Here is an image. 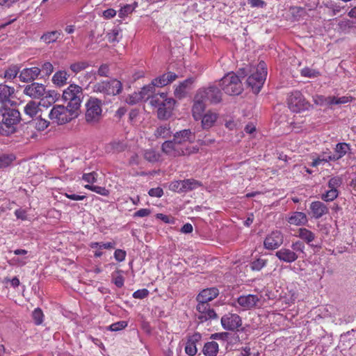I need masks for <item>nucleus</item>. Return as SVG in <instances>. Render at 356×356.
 Returning <instances> with one entry per match:
<instances>
[{"label":"nucleus","mask_w":356,"mask_h":356,"mask_svg":"<svg viewBox=\"0 0 356 356\" xmlns=\"http://www.w3.org/2000/svg\"><path fill=\"white\" fill-rule=\"evenodd\" d=\"M2 116L0 122V134L8 136L15 131V126L20 121V113L15 109L2 106L0 108Z\"/></svg>","instance_id":"obj_1"},{"label":"nucleus","mask_w":356,"mask_h":356,"mask_svg":"<svg viewBox=\"0 0 356 356\" xmlns=\"http://www.w3.org/2000/svg\"><path fill=\"white\" fill-rule=\"evenodd\" d=\"M249 71L250 74L248 77L247 84L254 93H259L266 79L267 65L265 62L260 61L257 66H251Z\"/></svg>","instance_id":"obj_2"},{"label":"nucleus","mask_w":356,"mask_h":356,"mask_svg":"<svg viewBox=\"0 0 356 356\" xmlns=\"http://www.w3.org/2000/svg\"><path fill=\"white\" fill-rule=\"evenodd\" d=\"M149 103L152 106L158 108V118L161 120H165L170 117L175 101L172 98H168L167 94L162 92L159 95H153Z\"/></svg>","instance_id":"obj_3"},{"label":"nucleus","mask_w":356,"mask_h":356,"mask_svg":"<svg viewBox=\"0 0 356 356\" xmlns=\"http://www.w3.org/2000/svg\"><path fill=\"white\" fill-rule=\"evenodd\" d=\"M102 101L90 97L86 102L85 119L90 124H96L102 118Z\"/></svg>","instance_id":"obj_4"},{"label":"nucleus","mask_w":356,"mask_h":356,"mask_svg":"<svg viewBox=\"0 0 356 356\" xmlns=\"http://www.w3.org/2000/svg\"><path fill=\"white\" fill-rule=\"evenodd\" d=\"M73 108H69L68 105L66 106L63 105H55L51 109L49 118L53 122L58 124H64L76 116V112Z\"/></svg>","instance_id":"obj_5"},{"label":"nucleus","mask_w":356,"mask_h":356,"mask_svg":"<svg viewBox=\"0 0 356 356\" xmlns=\"http://www.w3.org/2000/svg\"><path fill=\"white\" fill-rule=\"evenodd\" d=\"M63 99L67 102L69 108H73L78 111L83 99V89L81 86L72 83L70 84L63 92Z\"/></svg>","instance_id":"obj_6"},{"label":"nucleus","mask_w":356,"mask_h":356,"mask_svg":"<svg viewBox=\"0 0 356 356\" xmlns=\"http://www.w3.org/2000/svg\"><path fill=\"white\" fill-rule=\"evenodd\" d=\"M220 86L229 95H238L243 91L241 81L234 72L225 75L220 81Z\"/></svg>","instance_id":"obj_7"},{"label":"nucleus","mask_w":356,"mask_h":356,"mask_svg":"<svg viewBox=\"0 0 356 356\" xmlns=\"http://www.w3.org/2000/svg\"><path fill=\"white\" fill-rule=\"evenodd\" d=\"M162 150L167 155L172 157H177L181 155H188L195 153L198 149L194 147H184L177 143L175 138L172 140H168L163 143Z\"/></svg>","instance_id":"obj_8"},{"label":"nucleus","mask_w":356,"mask_h":356,"mask_svg":"<svg viewBox=\"0 0 356 356\" xmlns=\"http://www.w3.org/2000/svg\"><path fill=\"white\" fill-rule=\"evenodd\" d=\"M287 104L289 109L295 113L307 111L311 107L310 103L305 99L303 95L298 90L292 91L289 94Z\"/></svg>","instance_id":"obj_9"},{"label":"nucleus","mask_w":356,"mask_h":356,"mask_svg":"<svg viewBox=\"0 0 356 356\" xmlns=\"http://www.w3.org/2000/svg\"><path fill=\"white\" fill-rule=\"evenodd\" d=\"M122 84L118 79H111L108 81H103L97 83L93 86V91L106 95H116L121 92Z\"/></svg>","instance_id":"obj_10"},{"label":"nucleus","mask_w":356,"mask_h":356,"mask_svg":"<svg viewBox=\"0 0 356 356\" xmlns=\"http://www.w3.org/2000/svg\"><path fill=\"white\" fill-rule=\"evenodd\" d=\"M197 98H202L205 102L210 101L211 103H218L221 100V92L214 86H210L207 88H202L197 91Z\"/></svg>","instance_id":"obj_11"},{"label":"nucleus","mask_w":356,"mask_h":356,"mask_svg":"<svg viewBox=\"0 0 356 356\" xmlns=\"http://www.w3.org/2000/svg\"><path fill=\"white\" fill-rule=\"evenodd\" d=\"M284 241V234L280 230H274L269 233L264 241V248L267 250L278 248Z\"/></svg>","instance_id":"obj_12"},{"label":"nucleus","mask_w":356,"mask_h":356,"mask_svg":"<svg viewBox=\"0 0 356 356\" xmlns=\"http://www.w3.org/2000/svg\"><path fill=\"white\" fill-rule=\"evenodd\" d=\"M261 297L257 295L248 294L241 296L237 298L235 307H239L242 310H248L256 307Z\"/></svg>","instance_id":"obj_13"},{"label":"nucleus","mask_w":356,"mask_h":356,"mask_svg":"<svg viewBox=\"0 0 356 356\" xmlns=\"http://www.w3.org/2000/svg\"><path fill=\"white\" fill-rule=\"evenodd\" d=\"M221 325L225 330H235L242 325L241 317L236 314H227L221 318Z\"/></svg>","instance_id":"obj_14"},{"label":"nucleus","mask_w":356,"mask_h":356,"mask_svg":"<svg viewBox=\"0 0 356 356\" xmlns=\"http://www.w3.org/2000/svg\"><path fill=\"white\" fill-rule=\"evenodd\" d=\"M197 311L198 312V318L201 322H204L217 318L216 312L211 308L209 303L198 302L197 305Z\"/></svg>","instance_id":"obj_15"},{"label":"nucleus","mask_w":356,"mask_h":356,"mask_svg":"<svg viewBox=\"0 0 356 356\" xmlns=\"http://www.w3.org/2000/svg\"><path fill=\"white\" fill-rule=\"evenodd\" d=\"M174 138L177 143L184 147H189L188 144L194 142L195 139V133H193L190 129H184L176 132L174 134Z\"/></svg>","instance_id":"obj_16"},{"label":"nucleus","mask_w":356,"mask_h":356,"mask_svg":"<svg viewBox=\"0 0 356 356\" xmlns=\"http://www.w3.org/2000/svg\"><path fill=\"white\" fill-rule=\"evenodd\" d=\"M24 93L31 98L39 99L46 94V89L44 85L33 82L25 86Z\"/></svg>","instance_id":"obj_17"},{"label":"nucleus","mask_w":356,"mask_h":356,"mask_svg":"<svg viewBox=\"0 0 356 356\" xmlns=\"http://www.w3.org/2000/svg\"><path fill=\"white\" fill-rule=\"evenodd\" d=\"M219 294V291L216 287L203 289L197 296V300L201 303H208L216 298Z\"/></svg>","instance_id":"obj_18"},{"label":"nucleus","mask_w":356,"mask_h":356,"mask_svg":"<svg viewBox=\"0 0 356 356\" xmlns=\"http://www.w3.org/2000/svg\"><path fill=\"white\" fill-rule=\"evenodd\" d=\"M177 76L175 73L168 72L163 74L152 81V85L155 87H163L172 83L177 79Z\"/></svg>","instance_id":"obj_19"},{"label":"nucleus","mask_w":356,"mask_h":356,"mask_svg":"<svg viewBox=\"0 0 356 356\" xmlns=\"http://www.w3.org/2000/svg\"><path fill=\"white\" fill-rule=\"evenodd\" d=\"M309 208L312 216L315 219H318L328 213V208L327 205L320 201L312 202Z\"/></svg>","instance_id":"obj_20"},{"label":"nucleus","mask_w":356,"mask_h":356,"mask_svg":"<svg viewBox=\"0 0 356 356\" xmlns=\"http://www.w3.org/2000/svg\"><path fill=\"white\" fill-rule=\"evenodd\" d=\"M275 256L282 261L286 263H292L297 260L298 258L296 252L288 248H281L277 251Z\"/></svg>","instance_id":"obj_21"},{"label":"nucleus","mask_w":356,"mask_h":356,"mask_svg":"<svg viewBox=\"0 0 356 356\" xmlns=\"http://www.w3.org/2000/svg\"><path fill=\"white\" fill-rule=\"evenodd\" d=\"M40 69L38 67L24 69L19 74V78L23 82L33 81L38 78Z\"/></svg>","instance_id":"obj_22"},{"label":"nucleus","mask_w":356,"mask_h":356,"mask_svg":"<svg viewBox=\"0 0 356 356\" xmlns=\"http://www.w3.org/2000/svg\"><path fill=\"white\" fill-rule=\"evenodd\" d=\"M205 110V101L202 98H197V93L195 96L194 104L192 108L193 117L195 120L202 118Z\"/></svg>","instance_id":"obj_23"},{"label":"nucleus","mask_w":356,"mask_h":356,"mask_svg":"<svg viewBox=\"0 0 356 356\" xmlns=\"http://www.w3.org/2000/svg\"><path fill=\"white\" fill-rule=\"evenodd\" d=\"M15 88L5 84H0V102L3 104L11 102Z\"/></svg>","instance_id":"obj_24"},{"label":"nucleus","mask_w":356,"mask_h":356,"mask_svg":"<svg viewBox=\"0 0 356 356\" xmlns=\"http://www.w3.org/2000/svg\"><path fill=\"white\" fill-rule=\"evenodd\" d=\"M287 221L291 225L300 226L305 225L308 220L305 213L300 211H294L290 214Z\"/></svg>","instance_id":"obj_25"},{"label":"nucleus","mask_w":356,"mask_h":356,"mask_svg":"<svg viewBox=\"0 0 356 356\" xmlns=\"http://www.w3.org/2000/svg\"><path fill=\"white\" fill-rule=\"evenodd\" d=\"M126 147L123 141L114 140L106 145L105 152L107 154H117L123 152Z\"/></svg>","instance_id":"obj_26"},{"label":"nucleus","mask_w":356,"mask_h":356,"mask_svg":"<svg viewBox=\"0 0 356 356\" xmlns=\"http://www.w3.org/2000/svg\"><path fill=\"white\" fill-rule=\"evenodd\" d=\"M200 338L201 336L200 334H195L188 338L185 346V352L187 355L194 356L197 353L196 342H197Z\"/></svg>","instance_id":"obj_27"},{"label":"nucleus","mask_w":356,"mask_h":356,"mask_svg":"<svg viewBox=\"0 0 356 356\" xmlns=\"http://www.w3.org/2000/svg\"><path fill=\"white\" fill-rule=\"evenodd\" d=\"M194 80L193 79H187L180 83L175 90V95L177 97L181 98L186 95L191 89Z\"/></svg>","instance_id":"obj_28"},{"label":"nucleus","mask_w":356,"mask_h":356,"mask_svg":"<svg viewBox=\"0 0 356 356\" xmlns=\"http://www.w3.org/2000/svg\"><path fill=\"white\" fill-rule=\"evenodd\" d=\"M218 114L211 111H208L202 118V127L204 129H207L212 127L218 119Z\"/></svg>","instance_id":"obj_29"},{"label":"nucleus","mask_w":356,"mask_h":356,"mask_svg":"<svg viewBox=\"0 0 356 356\" xmlns=\"http://www.w3.org/2000/svg\"><path fill=\"white\" fill-rule=\"evenodd\" d=\"M58 99V94L54 91H46V94L41 98L39 104L43 107L48 108Z\"/></svg>","instance_id":"obj_30"},{"label":"nucleus","mask_w":356,"mask_h":356,"mask_svg":"<svg viewBox=\"0 0 356 356\" xmlns=\"http://www.w3.org/2000/svg\"><path fill=\"white\" fill-rule=\"evenodd\" d=\"M70 74L65 70H59L52 76V82L58 87H62L67 83Z\"/></svg>","instance_id":"obj_31"},{"label":"nucleus","mask_w":356,"mask_h":356,"mask_svg":"<svg viewBox=\"0 0 356 356\" xmlns=\"http://www.w3.org/2000/svg\"><path fill=\"white\" fill-rule=\"evenodd\" d=\"M219 350V346L217 342L212 341L207 342L202 349L205 356H216Z\"/></svg>","instance_id":"obj_32"},{"label":"nucleus","mask_w":356,"mask_h":356,"mask_svg":"<svg viewBox=\"0 0 356 356\" xmlns=\"http://www.w3.org/2000/svg\"><path fill=\"white\" fill-rule=\"evenodd\" d=\"M350 150V145L346 143H339L336 145L334 148L335 154H333L336 161L344 156Z\"/></svg>","instance_id":"obj_33"},{"label":"nucleus","mask_w":356,"mask_h":356,"mask_svg":"<svg viewBox=\"0 0 356 356\" xmlns=\"http://www.w3.org/2000/svg\"><path fill=\"white\" fill-rule=\"evenodd\" d=\"M296 236L305 241L307 244H310L316 238L315 234L306 228H300Z\"/></svg>","instance_id":"obj_34"},{"label":"nucleus","mask_w":356,"mask_h":356,"mask_svg":"<svg viewBox=\"0 0 356 356\" xmlns=\"http://www.w3.org/2000/svg\"><path fill=\"white\" fill-rule=\"evenodd\" d=\"M39 106V103L38 104L34 101H29L24 107V112L30 118H33L38 114L40 110Z\"/></svg>","instance_id":"obj_35"},{"label":"nucleus","mask_w":356,"mask_h":356,"mask_svg":"<svg viewBox=\"0 0 356 356\" xmlns=\"http://www.w3.org/2000/svg\"><path fill=\"white\" fill-rule=\"evenodd\" d=\"M330 105H340L351 102L353 97L349 95L342 97L329 96Z\"/></svg>","instance_id":"obj_36"},{"label":"nucleus","mask_w":356,"mask_h":356,"mask_svg":"<svg viewBox=\"0 0 356 356\" xmlns=\"http://www.w3.org/2000/svg\"><path fill=\"white\" fill-rule=\"evenodd\" d=\"M155 92L154 86L152 85V83L144 86L140 92L138 93L141 99H148L150 97L152 98L153 96L152 95Z\"/></svg>","instance_id":"obj_37"},{"label":"nucleus","mask_w":356,"mask_h":356,"mask_svg":"<svg viewBox=\"0 0 356 356\" xmlns=\"http://www.w3.org/2000/svg\"><path fill=\"white\" fill-rule=\"evenodd\" d=\"M115 245L116 244L114 241H109V242H106V243L91 242L89 244V246L91 249L99 248L100 250H102V249L111 250V249L115 248Z\"/></svg>","instance_id":"obj_38"},{"label":"nucleus","mask_w":356,"mask_h":356,"mask_svg":"<svg viewBox=\"0 0 356 356\" xmlns=\"http://www.w3.org/2000/svg\"><path fill=\"white\" fill-rule=\"evenodd\" d=\"M15 159L13 154H0V168L8 167Z\"/></svg>","instance_id":"obj_39"},{"label":"nucleus","mask_w":356,"mask_h":356,"mask_svg":"<svg viewBox=\"0 0 356 356\" xmlns=\"http://www.w3.org/2000/svg\"><path fill=\"white\" fill-rule=\"evenodd\" d=\"M60 35V32L58 31H53L47 32L42 35L41 39L47 44L55 42Z\"/></svg>","instance_id":"obj_40"},{"label":"nucleus","mask_w":356,"mask_h":356,"mask_svg":"<svg viewBox=\"0 0 356 356\" xmlns=\"http://www.w3.org/2000/svg\"><path fill=\"white\" fill-rule=\"evenodd\" d=\"M31 124L38 131H44L49 127V122L45 119L38 118L33 120Z\"/></svg>","instance_id":"obj_41"},{"label":"nucleus","mask_w":356,"mask_h":356,"mask_svg":"<svg viewBox=\"0 0 356 356\" xmlns=\"http://www.w3.org/2000/svg\"><path fill=\"white\" fill-rule=\"evenodd\" d=\"M88 66L89 63L87 61H78L72 63L70 65V69L73 73L77 74L86 69Z\"/></svg>","instance_id":"obj_42"},{"label":"nucleus","mask_w":356,"mask_h":356,"mask_svg":"<svg viewBox=\"0 0 356 356\" xmlns=\"http://www.w3.org/2000/svg\"><path fill=\"white\" fill-rule=\"evenodd\" d=\"M84 187L90 191H92L103 196H108L110 194L109 191L106 189L105 187L94 186L91 184H86L84 186Z\"/></svg>","instance_id":"obj_43"},{"label":"nucleus","mask_w":356,"mask_h":356,"mask_svg":"<svg viewBox=\"0 0 356 356\" xmlns=\"http://www.w3.org/2000/svg\"><path fill=\"white\" fill-rule=\"evenodd\" d=\"M144 158L149 162H156L159 160L160 154L152 149H146L144 152Z\"/></svg>","instance_id":"obj_44"},{"label":"nucleus","mask_w":356,"mask_h":356,"mask_svg":"<svg viewBox=\"0 0 356 356\" xmlns=\"http://www.w3.org/2000/svg\"><path fill=\"white\" fill-rule=\"evenodd\" d=\"M199 186L200 184L196 180L191 179L182 180V188H184V192L195 189Z\"/></svg>","instance_id":"obj_45"},{"label":"nucleus","mask_w":356,"mask_h":356,"mask_svg":"<svg viewBox=\"0 0 356 356\" xmlns=\"http://www.w3.org/2000/svg\"><path fill=\"white\" fill-rule=\"evenodd\" d=\"M136 7V6H134L131 4L124 5L118 11V17L120 18H122V19L127 17L129 14H131L134 10Z\"/></svg>","instance_id":"obj_46"},{"label":"nucleus","mask_w":356,"mask_h":356,"mask_svg":"<svg viewBox=\"0 0 356 356\" xmlns=\"http://www.w3.org/2000/svg\"><path fill=\"white\" fill-rule=\"evenodd\" d=\"M171 134L170 128L168 125H162L159 127L156 131L155 136L156 137L166 138Z\"/></svg>","instance_id":"obj_47"},{"label":"nucleus","mask_w":356,"mask_h":356,"mask_svg":"<svg viewBox=\"0 0 356 356\" xmlns=\"http://www.w3.org/2000/svg\"><path fill=\"white\" fill-rule=\"evenodd\" d=\"M128 325V323L125 321H120L110 325L107 330L112 332H118L124 330Z\"/></svg>","instance_id":"obj_48"},{"label":"nucleus","mask_w":356,"mask_h":356,"mask_svg":"<svg viewBox=\"0 0 356 356\" xmlns=\"http://www.w3.org/2000/svg\"><path fill=\"white\" fill-rule=\"evenodd\" d=\"M338 191L335 189H329L325 193L321 195V199L325 202H331L337 197Z\"/></svg>","instance_id":"obj_49"},{"label":"nucleus","mask_w":356,"mask_h":356,"mask_svg":"<svg viewBox=\"0 0 356 356\" xmlns=\"http://www.w3.org/2000/svg\"><path fill=\"white\" fill-rule=\"evenodd\" d=\"M300 74L302 76L307 77V78H315L319 76L320 72L314 69H311L309 67H305L300 70Z\"/></svg>","instance_id":"obj_50"},{"label":"nucleus","mask_w":356,"mask_h":356,"mask_svg":"<svg viewBox=\"0 0 356 356\" xmlns=\"http://www.w3.org/2000/svg\"><path fill=\"white\" fill-rule=\"evenodd\" d=\"M19 70V68L17 65L10 66L6 70L4 76L9 80L13 79L17 76Z\"/></svg>","instance_id":"obj_51"},{"label":"nucleus","mask_w":356,"mask_h":356,"mask_svg":"<svg viewBox=\"0 0 356 356\" xmlns=\"http://www.w3.org/2000/svg\"><path fill=\"white\" fill-rule=\"evenodd\" d=\"M121 30L119 28L113 29L109 33L107 34L108 40L110 42H115L119 40V36L120 35Z\"/></svg>","instance_id":"obj_52"},{"label":"nucleus","mask_w":356,"mask_h":356,"mask_svg":"<svg viewBox=\"0 0 356 356\" xmlns=\"http://www.w3.org/2000/svg\"><path fill=\"white\" fill-rule=\"evenodd\" d=\"M32 317L35 324L40 325L43 322L44 314L40 308L34 309L32 314Z\"/></svg>","instance_id":"obj_53"},{"label":"nucleus","mask_w":356,"mask_h":356,"mask_svg":"<svg viewBox=\"0 0 356 356\" xmlns=\"http://www.w3.org/2000/svg\"><path fill=\"white\" fill-rule=\"evenodd\" d=\"M266 264V261L262 259H257L255 261H253L250 264V268L252 270H260L262 269Z\"/></svg>","instance_id":"obj_54"},{"label":"nucleus","mask_w":356,"mask_h":356,"mask_svg":"<svg viewBox=\"0 0 356 356\" xmlns=\"http://www.w3.org/2000/svg\"><path fill=\"white\" fill-rule=\"evenodd\" d=\"M97 178V173L95 172H92L89 173H84L82 176V179L83 181L88 183V184H91L96 182Z\"/></svg>","instance_id":"obj_55"},{"label":"nucleus","mask_w":356,"mask_h":356,"mask_svg":"<svg viewBox=\"0 0 356 356\" xmlns=\"http://www.w3.org/2000/svg\"><path fill=\"white\" fill-rule=\"evenodd\" d=\"M329 97H324L322 95H317L314 97L315 104L321 106H330L329 102Z\"/></svg>","instance_id":"obj_56"},{"label":"nucleus","mask_w":356,"mask_h":356,"mask_svg":"<svg viewBox=\"0 0 356 356\" xmlns=\"http://www.w3.org/2000/svg\"><path fill=\"white\" fill-rule=\"evenodd\" d=\"M229 334L228 332H217L211 335V339L213 340H218L222 341H227Z\"/></svg>","instance_id":"obj_57"},{"label":"nucleus","mask_w":356,"mask_h":356,"mask_svg":"<svg viewBox=\"0 0 356 356\" xmlns=\"http://www.w3.org/2000/svg\"><path fill=\"white\" fill-rule=\"evenodd\" d=\"M341 184V179L338 177L331 178L328 181V187L330 189L337 190V188Z\"/></svg>","instance_id":"obj_58"},{"label":"nucleus","mask_w":356,"mask_h":356,"mask_svg":"<svg viewBox=\"0 0 356 356\" xmlns=\"http://www.w3.org/2000/svg\"><path fill=\"white\" fill-rule=\"evenodd\" d=\"M54 70L53 65L50 62L44 63L42 68L40 69V72H43L46 76L50 75Z\"/></svg>","instance_id":"obj_59"},{"label":"nucleus","mask_w":356,"mask_h":356,"mask_svg":"<svg viewBox=\"0 0 356 356\" xmlns=\"http://www.w3.org/2000/svg\"><path fill=\"white\" fill-rule=\"evenodd\" d=\"M149 295V291L146 289H138L133 293V298L136 299H143Z\"/></svg>","instance_id":"obj_60"},{"label":"nucleus","mask_w":356,"mask_h":356,"mask_svg":"<svg viewBox=\"0 0 356 356\" xmlns=\"http://www.w3.org/2000/svg\"><path fill=\"white\" fill-rule=\"evenodd\" d=\"M170 188L175 192H184V188H182V180L172 182L170 185Z\"/></svg>","instance_id":"obj_61"},{"label":"nucleus","mask_w":356,"mask_h":356,"mask_svg":"<svg viewBox=\"0 0 356 356\" xmlns=\"http://www.w3.org/2000/svg\"><path fill=\"white\" fill-rule=\"evenodd\" d=\"M126 252L121 249H117L114 252V258L119 262L123 261L126 258Z\"/></svg>","instance_id":"obj_62"},{"label":"nucleus","mask_w":356,"mask_h":356,"mask_svg":"<svg viewBox=\"0 0 356 356\" xmlns=\"http://www.w3.org/2000/svg\"><path fill=\"white\" fill-rule=\"evenodd\" d=\"M117 14V12L113 8H108L102 13V16L104 18L106 19H112Z\"/></svg>","instance_id":"obj_63"},{"label":"nucleus","mask_w":356,"mask_h":356,"mask_svg":"<svg viewBox=\"0 0 356 356\" xmlns=\"http://www.w3.org/2000/svg\"><path fill=\"white\" fill-rule=\"evenodd\" d=\"M148 194L152 197H161L163 194V191L162 188L158 187V188H151L149 191Z\"/></svg>","instance_id":"obj_64"}]
</instances>
